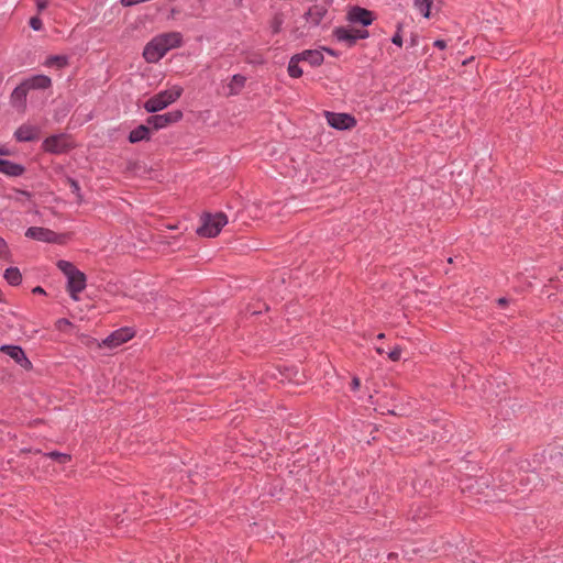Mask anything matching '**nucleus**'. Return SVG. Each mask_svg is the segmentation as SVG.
Returning a JSON list of instances; mask_svg holds the SVG:
<instances>
[{"label": "nucleus", "mask_w": 563, "mask_h": 563, "mask_svg": "<svg viewBox=\"0 0 563 563\" xmlns=\"http://www.w3.org/2000/svg\"><path fill=\"white\" fill-rule=\"evenodd\" d=\"M52 86V80L48 76L36 75L25 80L22 85L16 87L12 93L13 98H24L26 92L31 89H47Z\"/></svg>", "instance_id": "obj_4"}, {"label": "nucleus", "mask_w": 563, "mask_h": 563, "mask_svg": "<svg viewBox=\"0 0 563 563\" xmlns=\"http://www.w3.org/2000/svg\"><path fill=\"white\" fill-rule=\"evenodd\" d=\"M134 333L129 328H122L112 332L102 341V345L108 347H118L132 339Z\"/></svg>", "instance_id": "obj_10"}, {"label": "nucleus", "mask_w": 563, "mask_h": 563, "mask_svg": "<svg viewBox=\"0 0 563 563\" xmlns=\"http://www.w3.org/2000/svg\"><path fill=\"white\" fill-rule=\"evenodd\" d=\"M73 147L70 137L66 134L52 135L44 140L43 148L45 152L62 154Z\"/></svg>", "instance_id": "obj_5"}, {"label": "nucleus", "mask_w": 563, "mask_h": 563, "mask_svg": "<svg viewBox=\"0 0 563 563\" xmlns=\"http://www.w3.org/2000/svg\"><path fill=\"white\" fill-rule=\"evenodd\" d=\"M30 26L35 30L40 31L43 26L42 20L37 16H33L30 19Z\"/></svg>", "instance_id": "obj_29"}, {"label": "nucleus", "mask_w": 563, "mask_h": 563, "mask_svg": "<svg viewBox=\"0 0 563 563\" xmlns=\"http://www.w3.org/2000/svg\"><path fill=\"white\" fill-rule=\"evenodd\" d=\"M8 154V151L0 145V155H7Z\"/></svg>", "instance_id": "obj_39"}, {"label": "nucleus", "mask_w": 563, "mask_h": 563, "mask_svg": "<svg viewBox=\"0 0 563 563\" xmlns=\"http://www.w3.org/2000/svg\"><path fill=\"white\" fill-rule=\"evenodd\" d=\"M550 463L555 468L559 476H563V453L553 450L550 454Z\"/></svg>", "instance_id": "obj_21"}, {"label": "nucleus", "mask_w": 563, "mask_h": 563, "mask_svg": "<svg viewBox=\"0 0 563 563\" xmlns=\"http://www.w3.org/2000/svg\"><path fill=\"white\" fill-rule=\"evenodd\" d=\"M4 278L5 280L12 285V286H16L21 283L22 280V275L19 271V268L16 267H10L8 269H5L4 272Z\"/></svg>", "instance_id": "obj_22"}, {"label": "nucleus", "mask_w": 563, "mask_h": 563, "mask_svg": "<svg viewBox=\"0 0 563 563\" xmlns=\"http://www.w3.org/2000/svg\"><path fill=\"white\" fill-rule=\"evenodd\" d=\"M339 42L344 43L347 47H352L357 40L368 37V31L338 27L333 31Z\"/></svg>", "instance_id": "obj_6"}, {"label": "nucleus", "mask_w": 563, "mask_h": 563, "mask_svg": "<svg viewBox=\"0 0 563 563\" xmlns=\"http://www.w3.org/2000/svg\"><path fill=\"white\" fill-rule=\"evenodd\" d=\"M388 356H389V358H390L391 361H395V362H396V361H398V360L400 358V356H401V350H400V349H398V347H395L393 351H390V352H389Z\"/></svg>", "instance_id": "obj_31"}, {"label": "nucleus", "mask_w": 563, "mask_h": 563, "mask_svg": "<svg viewBox=\"0 0 563 563\" xmlns=\"http://www.w3.org/2000/svg\"><path fill=\"white\" fill-rule=\"evenodd\" d=\"M86 287V276L79 269L67 279V290L74 300H78L79 292Z\"/></svg>", "instance_id": "obj_9"}, {"label": "nucleus", "mask_w": 563, "mask_h": 563, "mask_svg": "<svg viewBox=\"0 0 563 563\" xmlns=\"http://www.w3.org/2000/svg\"><path fill=\"white\" fill-rule=\"evenodd\" d=\"M67 184L69 185L71 191L78 197L80 198V187H79V184L73 179V178H68L67 179Z\"/></svg>", "instance_id": "obj_28"}, {"label": "nucleus", "mask_w": 563, "mask_h": 563, "mask_svg": "<svg viewBox=\"0 0 563 563\" xmlns=\"http://www.w3.org/2000/svg\"><path fill=\"white\" fill-rule=\"evenodd\" d=\"M44 65L46 67H52V68L60 69V68H64L65 66L68 65V58L65 55L49 56L44 62Z\"/></svg>", "instance_id": "obj_20"}, {"label": "nucleus", "mask_w": 563, "mask_h": 563, "mask_svg": "<svg viewBox=\"0 0 563 563\" xmlns=\"http://www.w3.org/2000/svg\"><path fill=\"white\" fill-rule=\"evenodd\" d=\"M183 118V112L179 110L167 112L164 114L152 115L147 119V124L152 125L155 130L166 128L172 123L178 122Z\"/></svg>", "instance_id": "obj_7"}, {"label": "nucleus", "mask_w": 563, "mask_h": 563, "mask_svg": "<svg viewBox=\"0 0 563 563\" xmlns=\"http://www.w3.org/2000/svg\"><path fill=\"white\" fill-rule=\"evenodd\" d=\"M47 5H48L47 0H40V1L37 2V9H38V11H43V10H45V9L47 8Z\"/></svg>", "instance_id": "obj_33"}, {"label": "nucleus", "mask_w": 563, "mask_h": 563, "mask_svg": "<svg viewBox=\"0 0 563 563\" xmlns=\"http://www.w3.org/2000/svg\"><path fill=\"white\" fill-rule=\"evenodd\" d=\"M25 236L43 242H52L55 240V233L48 229L40 227H31L26 230Z\"/></svg>", "instance_id": "obj_14"}, {"label": "nucleus", "mask_w": 563, "mask_h": 563, "mask_svg": "<svg viewBox=\"0 0 563 563\" xmlns=\"http://www.w3.org/2000/svg\"><path fill=\"white\" fill-rule=\"evenodd\" d=\"M150 139V129L146 125H139L136 129L132 130L129 135V141L131 143H137L144 140Z\"/></svg>", "instance_id": "obj_18"}, {"label": "nucleus", "mask_w": 563, "mask_h": 563, "mask_svg": "<svg viewBox=\"0 0 563 563\" xmlns=\"http://www.w3.org/2000/svg\"><path fill=\"white\" fill-rule=\"evenodd\" d=\"M183 91L181 86L174 85L147 99L144 103V109L150 113L158 112L178 100Z\"/></svg>", "instance_id": "obj_2"}, {"label": "nucleus", "mask_w": 563, "mask_h": 563, "mask_svg": "<svg viewBox=\"0 0 563 563\" xmlns=\"http://www.w3.org/2000/svg\"><path fill=\"white\" fill-rule=\"evenodd\" d=\"M349 20L354 23H361L364 26L372 24L374 21L373 12L355 7L349 11Z\"/></svg>", "instance_id": "obj_11"}, {"label": "nucleus", "mask_w": 563, "mask_h": 563, "mask_svg": "<svg viewBox=\"0 0 563 563\" xmlns=\"http://www.w3.org/2000/svg\"><path fill=\"white\" fill-rule=\"evenodd\" d=\"M361 385V382L357 377H354L353 380H352V388L353 389H357Z\"/></svg>", "instance_id": "obj_35"}, {"label": "nucleus", "mask_w": 563, "mask_h": 563, "mask_svg": "<svg viewBox=\"0 0 563 563\" xmlns=\"http://www.w3.org/2000/svg\"><path fill=\"white\" fill-rule=\"evenodd\" d=\"M384 336H385V335H384V333H380V334L378 335V339H383Z\"/></svg>", "instance_id": "obj_42"}, {"label": "nucleus", "mask_w": 563, "mask_h": 563, "mask_svg": "<svg viewBox=\"0 0 563 563\" xmlns=\"http://www.w3.org/2000/svg\"><path fill=\"white\" fill-rule=\"evenodd\" d=\"M301 60L308 62L312 66H319L323 62V54L320 51H305L298 55Z\"/></svg>", "instance_id": "obj_17"}, {"label": "nucleus", "mask_w": 563, "mask_h": 563, "mask_svg": "<svg viewBox=\"0 0 563 563\" xmlns=\"http://www.w3.org/2000/svg\"><path fill=\"white\" fill-rule=\"evenodd\" d=\"M300 57L298 55L291 57L288 65V74L292 78H299L302 75V69L299 67Z\"/></svg>", "instance_id": "obj_23"}, {"label": "nucleus", "mask_w": 563, "mask_h": 563, "mask_svg": "<svg viewBox=\"0 0 563 563\" xmlns=\"http://www.w3.org/2000/svg\"><path fill=\"white\" fill-rule=\"evenodd\" d=\"M24 172V168L15 163L0 158V173L8 176H20Z\"/></svg>", "instance_id": "obj_16"}, {"label": "nucleus", "mask_w": 563, "mask_h": 563, "mask_svg": "<svg viewBox=\"0 0 563 563\" xmlns=\"http://www.w3.org/2000/svg\"><path fill=\"white\" fill-rule=\"evenodd\" d=\"M1 351L5 352L11 358H13L22 367H24V368L31 367V362L27 360L23 350L20 346L3 345L1 347Z\"/></svg>", "instance_id": "obj_13"}, {"label": "nucleus", "mask_w": 563, "mask_h": 563, "mask_svg": "<svg viewBox=\"0 0 563 563\" xmlns=\"http://www.w3.org/2000/svg\"><path fill=\"white\" fill-rule=\"evenodd\" d=\"M0 258L8 261L10 258V251L7 242L0 236Z\"/></svg>", "instance_id": "obj_27"}, {"label": "nucleus", "mask_w": 563, "mask_h": 563, "mask_svg": "<svg viewBox=\"0 0 563 563\" xmlns=\"http://www.w3.org/2000/svg\"><path fill=\"white\" fill-rule=\"evenodd\" d=\"M246 77L240 74L234 75L227 85V96H236L244 88Z\"/></svg>", "instance_id": "obj_15"}, {"label": "nucleus", "mask_w": 563, "mask_h": 563, "mask_svg": "<svg viewBox=\"0 0 563 563\" xmlns=\"http://www.w3.org/2000/svg\"><path fill=\"white\" fill-rule=\"evenodd\" d=\"M201 227L198 233L202 236L213 238L218 235L221 229L228 223V218L224 213L218 212L216 214L207 213L201 217Z\"/></svg>", "instance_id": "obj_3"}, {"label": "nucleus", "mask_w": 563, "mask_h": 563, "mask_svg": "<svg viewBox=\"0 0 563 563\" xmlns=\"http://www.w3.org/2000/svg\"><path fill=\"white\" fill-rule=\"evenodd\" d=\"M33 292H36V294H44V289H43L42 287L37 286V287H35V288L33 289Z\"/></svg>", "instance_id": "obj_37"}, {"label": "nucleus", "mask_w": 563, "mask_h": 563, "mask_svg": "<svg viewBox=\"0 0 563 563\" xmlns=\"http://www.w3.org/2000/svg\"><path fill=\"white\" fill-rule=\"evenodd\" d=\"M396 555H397L396 553H389V554H388V559H389V560H390V559H394V558H396Z\"/></svg>", "instance_id": "obj_40"}, {"label": "nucleus", "mask_w": 563, "mask_h": 563, "mask_svg": "<svg viewBox=\"0 0 563 563\" xmlns=\"http://www.w3.org/2000/svg\"><path fill=\"white\" fill-rule=\"evenodd\" d=\"M57 267L64 273L67 279L78 271L73 263L64 260L57 262Z\"/></svg>", "instance_id": "obj_25"}, {"label": "nucleus", "mask_w": 563, "mask_h": 563, "mask_svg": "<svg viewBox=\"0 0 563 563\" xmlns=\"http://www.w3.org/2000/svg\"><path fill=\"white\" fill-rule=\"evenodd\" d=\"M434 46L440 48V49H444L446 47V43L443 40H437L434 42Z\"/></svg>", "instance_id": "obj_34"}, {"label": "nucleus", "mask_w": 563, "mask_h": 563, "mask_svg": "<svg viewBox=\"0 0 563 563\" xmlns=\"http://www.w3.org/2000/svg\"><path fill=\"white\" fill-rule=\"evenodd\" d=\"M283 24V20L280 16H275L272 21V30L274 33H278L280 31Z\"/></svg>", "instance_id": "obj_30"}, {"label": "nucleus", "mask_w": 563, "mask_h": 563, "mask_svg": "<svg viewBox=\"0 0 563 563\" xmlns=\"http://www.w3.org/2000/svg\"><path fill=\"white\" fill-rule=\"evenodd\" d=\"M498 305L501 306V307H505L507 305V299L506 298H499L498 299Z\"/></svg>", "instance_id": "obj_36"}, {"label": "nucleus", "mask_w": 563, "mask_h": 563, "mask_svg": "<svg viewBox=\"0 0 563 563\" xmlns=\"http://www.w3.org/2000/svg\"><path fill=\"white\" fill-rule=\"evenodd\" d=\"M327 10L321 5H313L307 12V21L313 24H319L323 19Z\"/></svg>", "instance_id": "obj_19"}, {"label": "nucleus", "mask_w": 563, "mask_h": 563, "mask_svg": "<svg viewBox=\"0 0 563 563\" xmlns=\"http://www.w3.org/2000/svg\"><path fill=\"white\" fill-rule=\"evenodd\" d=\"M376 351H377L378 354H383L384 353V350L380 349V347H377Z\"/></svg>", "instance_id": "obj_41"}, {"label": "nucleus", "mask_w": 563, "mask_h": 563, "mask_svg": "<svg viewBox=\"0 0 563 563\" xmlns=\"http://www.w3.org/2000/svg\"><path fill=\"white\" fill-rule=\"evenodd\" d=\"M432 0H415V7L424 18L430 16Z\"/></svg>", "instance_id": "obj_24"}, {"label": "nucleus", "mask_w": 563, "mask_h": 563, "mask_svg": "<svg viewBox=\"0 0 563 563\" xmlns=\"http://www.w3.org/2000/svg\"><path fill=\"white\" fill-rule=\"evenodd\" d=\"M328 123L335 129L339 130H346L351 129L355 125L356 121L353 117L346 113H333V112H327L325 113Z\"/></svg>", "instance_id": "obj_8"}, {"label": "nucleus", "mask_w": 563, "mask_h": 563, "mask_svg": "<svg viewBox=\"0 0 563 563\" xmlns=\"http://www.w3.org/2000/svg\"><path fill=\"white\" fill-rule=\"evenodd\" d=\"M47 456L57 461L60 464H65L70 461V455H68L66 453L56 452V451L48 453Z\"/></svg>", "instance_id": "obj_26"}, {"label": "nucleus", "mask_w": 563, "mask_h": 563, "mask_svg": "<svg viewBox=\"0 0 563 563\" xmlns=\"http://www.w3.org/2000/svg\"><path fill=\"white\" fill-rule=\"evenodd\" d=\"M40 130L37 126L24 123L14 133V137L19 142H30L38 137Z\"/></svg>", "instance_id": "obj_12"}, {"label": "nucleus", "mask_w": 563, "mask_h": 563, "mask_svg": "<svg viewBox=\"0 0 563 563\" xmlns=\"http://www.w3.org/2000/svg\"><path fill=\"white\" fill-rule=\"evenodd\" d=\"M391 42L398 46H401L402 45V37L401 35L399 34V32H397L393 38H391Z\"/></svg>", "instance_id": "obj_32"}, {"label": "nucleus", "mask_w": 563, "mask_h": 563, "mask_svg": "<svg viewBox=\"0 0 563 563\" xmlns=\"http://www.w3.org/2000/svg\"><path fill=\"white\" fill-rule=\"evenodd\" d=\"M65 324H66V325H68V324H69V322H68L66 319H60V320L58 321V325H59V328H60L62 325H65Z\"/></svg>", "instance_id": "obj_38"}, {"label": "nucleus", "mask_w": 563, "mask_h": 563, "mask_svg": "<svg viewBox=\"0 0 563 563\" xmlns=\"http://www.w3.org/2000/svg\"><path fill=\"white\" fill-rule=\"evenodd\" d=\"M179 32H167L154 36L144 47L143 57L147 63H157L173 48L181 46Z\"/></svg>", "instance_id": "obj_1"}]
</instances>
